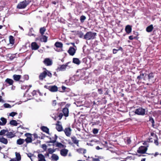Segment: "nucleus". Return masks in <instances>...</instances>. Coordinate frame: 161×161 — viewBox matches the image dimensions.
<instances>
[{
  "label": "nucleus",
  "mask_w": 161,
  "mask_h": 161,
  "mask_svg": "<svg viewBox=\"0 0 161 161\" xmlns=\"http://www.w3.org/2000/svg\"><path fill=\"white\" fill-rule=\"evenodd\" d=\"M97 33L91 31L87 32L84 36V39L86 40H93L95 38Z\"/></svg>",
  "instance_id": "nucleus-1"
},
{
  "label": "nucleus",
  "mask_w": 161,
  "mask_h": 161,
  "mask_svg": "<svg viewBox=\"0 0 161 161\" xmlns=\"http://www.w3.org/2000/svg\"><path fill=\"white\" fill-rule=\"evenodd\" d=\"M135 113L138 115H144L147 113V110L142 108H139L135 110Z\"/></svg>",
  "instance_id": "nucleus-2"
},
{
  "label": "nucleus",
  "mask_w": 161,
  "mask_h": 161,
  "mask_svg": "<svg viewBox=\"0 0 161 161\" xmlns=\"http://www.w3.org/2000/svg\"><path fill=\"white\" fill-rule=\"evenodd\" d=\"M29 2L26 0L20 2L17 6V8L19 9H23L25 8L29 4Z\"/></svg>",
  "instance_id": "nucleus-3"
},
{
  "label": "nucleus",
  "mask_w": 161,
  "mask_h": 161,
  "mask_svg": "<svg viewBox=\"0 0 161 161\" xmlns=\"http://www.w3.org/2000/svg\"><path fill=\"white\" fill-rule=\"evenodd\" d=\"M25 136L27 137L26 138L25 140V141L26 143H28L32 142V134L29 133H26L25 134Z\"/></svg>",
  "instance_id": "nucleus-4"
},
{
  "label": "nucleus",
  "mask_w": 161,
  "mask_h": 161,
  "mask_svg": "<svg viewBox=\"0 0 161 161\" xmlns=\"http://www.w3.org/2000/svg\"><path fill=\"white\" fill-rule=\"evenodd\" d=\"M55 46L56 48H55V50L58 52H60L62 51V49L61 48L63 47V44L61 42H57L55 44Z\"/></svg>",
  "instance_id": "nucleus-5"
},
{
  "label": "nucleus",
  "mask_w": 161,
  "mask_h": 161,
  "mask_svg": "<svg viewBox=\"0 0 161 161\" xmlns=\"http://www.w3.org/2000/svg\"><path fill=\"white\" fill-rule=\"evenodd\" d=\"M147 148L144 146H141L137 150V152L139 153H145L147 150Z\"/></svg>",
  "instance_id": "nucleus-6"
},
{
  "label": "nucleus",
  "mask_w": 161,
  "mask_h": 161,
  "mask_svg": "<svg viewBox=\"0 0 161 161\" xmlns=\"http://www.w3.org/2000/svg\"><path fill=\"white\" fill-rule=\"evenodd\" d=\"M75 52L76 49L72 47H70L68 51V53L71 56L74 55L75 53Z\"/></svg>",
  "instance_id": "nucleus-7"
},
{
  "label": "nucleus",
  "mask_w": 161,
  "mask_h": 161,
  "mask_svg": "<svg viewBox=\"0 0 161 161\" xmlns=\"http://www.w3.org/2000/svg\"><path fill=\"white\" fill-rule=\"evenodd\" d=\"M68 152V150L64 149L60 151V154L62 156L65 157L67 156Z\"/></svg>",
  "instance_id": "nucleus-8"
},
{
  "label": "nucleus",
  "mask_w": 161,
  "mask_h": 161,
  "mask_svg": "<svg viewBox=\"0 0 161 161\" xmlns=\"http://www.w3.org/2000/svg\"><path fill=\"white\" fill-rule=\"evenodd\" d=\"M54 142V145L56 147H58L59 148H64L65 147L64 145L60 142H56L55 140L53 142Z\"/></svg>",
  "instance_id": "nucleus-9"
},
{
  "label": "nucleus",
  "mask_w": 161,
  "mask_h": 161,
  "mask_svg": "<svg viewBox=\"0 0 161 161\" xmlns=\"http://www.w3.org/2000/svg\"><path fill=\"white\" fill-rule=\"evenodd\" d=\"M147 75L146 74H141L139 76H138L137 78L139 80L143 79L144 80H147V77H146Z\"/></svg>",
  "instance_id": "nucleus-10"
},
{
  "label": "nucleus",
  "mask_w": 161,
  "mask_h": 161,
  "mask_svg": "<svg viewBox=\"0 0 161 161\" xmlns=\"http://www.w3.org/2000/svg\"><path fill=\"white\" fill-rule=\"evenodd\" d=\"M148 78H147V79H148L152 83H153L155 81V80L153 78V74L150 73L149 74V75L147 76Z\"/></svg>",
  "instance_id": "nucleus-11"
},
{
  "label": "nucleus",
  "mask_w": 161,
  "mask_h": 161,
  "mask_svg": "<svg viewBox=\"0 0 161 161\" xmlns=\"http://www.w3.org/2000/svg\"><path fill=\"white\" fill-rule=\"evenodd\" d=\"M48 89L50 91L53 92H56L58 90L57 87L55 86H50Z\"/></svg>",
  "instance_id": "nucleus-12"
},
{
  "label": "nucleus",
  "mask_w": 161,
  "mask_h": 161,
  "mask_svg": "<svg viewBox=\"0 0 161 161\" xmlns=\"http://www.w3.org/2000/svg\"><path fill=\"white\" fill-rule=\"evenodd\" d=\"M44 63L47 66H49L52 64V62L51 60L48 58H46L44 61Z\"/></svg>",
  "instance_id": "nucleus-13"
},
{
  "label": "nucleus",
  "mask_w": 161,
  "mask_h": 161,
  "mask_svg": "<svg viewBox=\"0 0 161 161\" xmlns=\"http://www.w3.org/2000/svg\"><path fill=\"white\" fill-rule=\"evenodd\" d=\"M38 161H46L44 156L42 154L38 155Z\"/></svg>",
  "instance_id": "nucleus-14"
},
{
  "label": "nucleus",
  "mask_w": 161,
  "mask_h": 161,
  "mask_svg": "<svg viewBox=\"0 0 161 161\" xmlns=\"http://www.w3.org/2000/svg\"><path fill=\"white\" fill-rule=\"evenodd\" d=\"M8 138H12L15 136V135L12 132H9L7 131V133L6 134Z\"/></svg>",
  "instance_id": "nucleus-15"
},
{
  "label": "nucleus",
  "mask_w": 161,
  "mask_h": 161,
  "mask_svg": "<svg viewBox=\"0 0 161 161\" xmlns=\"http://www.w3.org/2000/svg\"><path fill=\"white\" fill-rule=\"evenodd\" d=\"M47 74V72L46 71H44L42 73H41L39 76V79L40 80H42L44 78Z\"/></svg>",
  "instance_id": "nucleus-16"
},
{
  "label": "nucleus",
  "mask_w": 161,
  "mask_h": 161,
  "mask_svg": "<svg viewBox=\"0 0 161 161\" xmlns=\"http://www.w3.org/2000/svg\"><path fill=\"white\" fill-rule=\"evenodd\" d=\"M31 48L32 50H36L38 49L39 47L35 42H32L31 44Z\"/></svg>",
  "instance_id": "nucleus-17"
},
{
  "label": "nucleus",
  "mask_w": 161,
  "mask_h": 161,
  "mask_svg": "<svg viewBox=\"0 0 161 161\" xmlns=\"http://www.w3.org/2000/svg\"><path fill=\"white\" fill-rule=\"evenodd\" d=\"M56 128L59 131H61L63 130V127L62 125L60 124V122H58L56 125Z\"/></svg>",
  "instance_id": "nucleus-18"
},
{
  "label": "nucleus",
  "mask_w": 161,
  "mask_h": 161,
  "mask_svg": "<svg viewBox=\"0 0 161 161\" xmlns=\"http://www.w3.org/2000/svg\"><path fill=\"white\" fill-rule=\"evenodd\" d=\"M71 130L70 128H66L65 129L64 132L67 136H69L71 134Z\"/></svg>",
  "instance_id": "nucleus-19"
},
{
  "label": "nucleus",
  "mask_w": 161,
  "mask_h": 161,
  "mask_svg": "<svg viewBox=\"0 0 161 161\" xmlns=\"http://www.w3.org/2000/svg\"><path fill=\"white\" fill-rule=\"evenodd\" d=\"M63 112L64 113V115L65 117H68L69 115V110L68 109L66 108H64L63 109Z\"/></svg>",
  "instance_id": "nucleus-20"
},
{
  "label": "nucleus",
  "mask_w": 161,
  "mask_h": 161,
  "mask_svg": "<svg viewBox=\"0 0 161 161\" xmlns=\"http://www.w3.org/2000/svg\"><path fill=\"white\" fill-rule=\"evenodd\" d=\"M131 27L130 25H127L125 28V31L128 34H129L131 32Z\"/></svg>",
  "instance_id": "nucleus-21"
},
{
  "label": "nucleus",
  "mask_w": 161,
  "mask_h": 161,
  "mask_svg": "<svg viewBox=\"0 0 161 161\" xmlns=\"http://www.w3.org/2000/svg\"><path fill=\"white\" fill-rule=\"evenodd\" d=\"M21 77V76L19 75H14L13 76V78L15 81H19Z\"/></svg>",
  "instance_id": "nucleus-22"
},
{
  "label": "nucleus",
  "mask_w": 161,
  "mask_h": 161,
  "mask_svg": "<svg viewBox=\"0 0 161 161\" xmlns=\"http://www.w3.org/2000/svg\"><path fill=\"white\" fill-rule=\"evenodd\" d=\"M0 142L5 144H7L8 142L7 139L3 137L0 138Z\"/></svg>",
  "instance_id": "nucleus-23"
},
{
  "label": "nucleus",
  "mask_w": 161,
  "mask_h": 161,
  "mask_svg": "<svg viewBox=\"0 0 161 161\" xmlns=\"http://www.w3.org/2000/svg\"><path fill=\"white\" fill-rule=\"evenodd\" d=\"M25 140L23 139L20 138L17 141V144L18 145L22 144L24 142Z\"/></svg>",
  "instance_id": "nucleus-24"
},
{
  "label": "nucleus",
  "mask_w": 161,
  "mask_h": 161,
  "mask_svg": "<svg viewBox=\"0 0 161 161\" xmlns=\"http://www.w3.org/2000/svg\"><path fill=\"white\" fill-rule=\"evenodd\" d=\"M52 160L55 161H57L59 159L58 156L54 154H53L51 157Z\"/></svg>",
  "instance_id": "nucleus-25"
},
{
  "label": "nucleus",
  "mask_w": 161,
  "mask_h": 161,
  "mask_svg": "<svg viewBox=\"0 0 161 161\" xmlns=\"http://www.w3.org/2000/svg\"><path fill=\"white\" fill-rule=\"evenodd\" d=\"M73 62L74 63L77 64H79L80 63V61L79 59L76 58H73Z\"/></svg>",
  "instance_id": "nucleus-26"
},
{
  "label": "nucleus",
  "mask_w": 161,
  "mask_h": 161,
  "mask_svg": "<svg viewBox=\"0 0 161 161\" xmlns=\"http://www.w3.org/2000/svg\"><path fill=\"white\" fill-rule=\"evenodd\" d=\"M41 129L43 131L47 133H48L49 129L46 127L42 126L41 127Z\"/></svg>",
  "instance_id": "nucleus-27"
},
{
  "label": "nucleus",
  "mask_w": 161,
  "mask_h": 161,
  "mask_svg": "<svg viewBox=\"0 0 161 161\" xmlns=\"http://www.w3.org/2000/svg\"><path fill=\"white\" fill-rule=\"evenodd\" d=\"M40 40L42 42H46L47 40V37L45 36H42L40 38Z\"/></svg>",
  "instance_id": "nucleus-28"
},
{
  "label": "nucleus",
  "mask_w": 161,
  "mask_h": 161,
  "mask_svg": "<svg viewBox=\"0 0 161 161\" xmlns=\"http://www.w3.org/2000/svg\"><path fill=\"white\" fill-rule=\"evenodd\" d=\"M153 29V25H151L147 28L146 31L148 32H150L152 31Z\"/></svg>",
  "instance_id": "nucleus-29"
},
{
  "label": "nucleus",
  "mask_w": 161,
  "mask_h": 161,
  "mask_svg": "<svg viewBox=\"0 0 161 161\" xmlns=\"http://www.w3.org/2000/svg\"><path fill=\"white\" fill-rule=\"evenodd\" d=\"M71 139L72 142L75 144L77 145L78 146L79 141L77 140L76 138L75 137H72L71 138Z\"/></svg>",
  "instance_id": "nucleus-30"
},
{
  "label": "nucleus",
  "mask_w": 161,
  "mask_h": 161,
  "mask_svg": "<svg viewBox=\"0 0 161 161\" xmlns=\"http://www.w3.org/2000/svg\"><path fill=\"white\" fill-rule=\"evenodd\" d=\"M5 81L10 85H12L14 82L13 80L12 79L8 78L7 79L5 80Z\"/></svg>",
  "instance_id": "nucleus-31"
},
{
  "label": "nucleus",
  "mask_w": 161,
  "mask_h": 161,
  "mask_svg": "<svg viewBox=\"0 0 161 161\" xmlns=\"http://www.w3.org/2000/svg\"><path fill=\"white\" fill-rule=\"evenodd\" d=\"M9 42H10V44H11L12 45H13L14 44V37L13 36H9Z\"/></svg>",
  "instance_id": "nucleus-32"
},
{
  "label": "nucleus",
  "mask_w": 161,
  "mask_h": 161,
  "mask_svg": "<svg viewBox=\"0 0 161 161\" xmlns=\"http://www.w3.org/2000/svg\"><path fill=\"white\" fill-rule=\"evenodd\" d=\"M67 66V64L63 65L59 68V69L61 71H63L65 69Z\"/></svg>",
  "instance_id": "nucleus-33"
},
{
  "label": "nucleus",
  "mask_w": 161,
  "mask_h": 161,
  "mask_svg": "<svg viewBox=\"0 0 161 161\" xmlns=\"http://www.w3.org/2000/svg\"><path fill=\"white\" fill-rule=\"evenodd\" d=\"M10 124L14 126H17L18 123L17 122L14 120H13L11 121L10 122Z\"/></svg>",
  "instance_id": "nucleus-34"
},
{
  "label": "nucleus",
  "mask_w": 161,
  "mask_h": 161,
  "mask_svg": "<svg viewBox=\"0 0 161 161\" xmlns=\"http://www.w3.org/2000/svg\"><path fill=\"white\" fill-rule=\"evenodd\" d=\"M1 120L2 122V123L3 125H5L7 123V119H6L3 117H2L0 119Z\"/></svg>",
  "instance_id": "nucleus-35"
},
{
  "label": "nucleus",
  "mask_w": 161,
  "mask_h": 161,
  "mask_svg": "<svg viewBox=\"0 0 161 161\" xmlns=\"http://www.w3.org/2000/svg\"><path fill=\"white\" fill-rule=\"evenodd\" d=\"M15 155L17 161H19L21 160V156L20 154L17 152L15 153Z\"/></svg>",
  "instance_id": "nucleus-36"
},
{
  "label": "nucleus",
  "mask_w": 161,
  "mask_h": 161,
  "mask_svg": "<svg viewBox=\"0 0 161 161\" xmlns=\"http://www.w3.org/2000/svg\"><path fill=\"white\" fill-rule=\"evenodd\" d=\"M46 31V29L44 27L41 28L40 30V32L42 34V35L44 34V32Z\"/></svg>",
  "instance_id": "nucleus-37"
},
{
  "label": "nucleus",
  "mask_w": 161,
  "mask_h": 161,
  "mask_svg": "<svg viewBox=\"0 0 161 161\" xmlns=\"http://www.w3.org/2000/svg\"><path fill=\"white\" fill-rule=\"evenodd\" d=\"M7 130H3L0 131V135L2 136L4 134H6L7 133Z\"/></svg>",
  "instance_id": "nucleus-38"
},
{
  "label": "nucleus",
  "mask_w": 161,
  "mask_h": 161,
  "mask_svg": "<svg viewBox=\"0 0 161 161\" xmlns=\"http://www.w3.org/2000/svg\"><path fill=\"white\" fill-rule=\"evenodd\" d=\"M122 48L121 47H120L118 49H113V53L114 54H115V53H117V51H118L119 50H122Z\"/></svg>",
  "instance_id": "nucleus-39"
},
{
  "label": "nucleus",
  "mask_w": 161,
  "mask_h": 161,
  "mask_svg": "<svg viewBox=\"0 0 161 161\" xmlns=\"http://www.w3.org/2000/svg\"><path fill=\"white\" fill-rule=\"evenodd\" d=\"M3 106L5 108H10L12 106L9 104L5 103L3 104Z\"/></svg>",
  "instance_id": "nucleus-40"
},
{
  "label": "nucleus",
  "mask_w": 161,
  "mask_h": 161,
  "mask_svg": "<svg viewBox=\"0 0 161 161\" xmlns=\"http://www.w3.org/2000/svg\"><path fill=\"white\" fill-rule=\"evenodd\" d=\"M48 153L50 154H52L55 151V149L52 148H49L48 149Z\"/></svg>",
  "instance_id": "nucleus-41"
},
{
  "label": "nucleus",
  "mask_w": 161,
  "mask_h": 161,
  "mask_svg": "<svg viewBox=\"0 0 161 161\" xmlns=\"http://www.w3.org/2000/svg\"><path fill=\"white\" fill-rule=\"evenodd\" d=\"M17 114V113L15 112H12L9 114V116L13 117L15 115Z\"/></svg>",
  "instance_id": "nucleus-42"
},
{
  "label": "nucleus",
  "mask_w": 161,
  "mask_h": 161,
  "mask_svg": "<svg viewBox=\"0 0 161 161\" xmlns=\"http://www.w3.org/2000/svg\"><path fill=\"white\" fill-rule=\"evenodd\" d=\"M86 17L84 16H82L80 17V20L81 22H84V20L86 19Z\"/></svg>",
  "instance_id": "nucleus-43"
},
{
  "label": "nucleus",
  "mask_w": 161,
  "mask_h": 161,
  "mask_svg": "<svg viewBox=\"0 0 161 161\" xmlns=\"http://www.w3.org/2000/svg\"><path fill=\"white\" fill-rule=\"evenodd\" d=\"M28 156L30 158L31 160L32 161V157L34 156V155L33 154H31V153H29L27 154Z\"/></svg>",
  "instance_id": "nucleus-44"
},
{
  "label": "nucleus",
  "mask_w": 161,
  "mask_h": 161,
  "mask_svg": "<svg viewBox=\"0 0 161 161\" xmlns=\"http://www.w3.org/2000/svg\"><path fill=\"white\" fill-rule=\"evenodd\" d=\"M42 147L44 150H46L47 149V145L45 144L42 145Z\"/></svg>",
  "instance_id": "nucleus-45"
},
{
  "label": "nucleus",
  "mask_w": 161,
  "mask_h": 161,
  "mask_svg": "<svg viewBox=\"0 0 161 161\" xmlns=\"http://www.w3.org/2000/svg\"><path fill=\"white\" fill-rule=\"evenodd\" d=\"M45 71H46V72H47V75L48 76H49L50 77H52V74L50 72H49L47 70H46Z\"/></svg>",
  "instance_id": "nucleus-46"
},
{
  "label": "nucleus",
  "mask_w": 161,
  "mask_h": 161,
  "mask_svg": "<svg viewBox=\"0 0 161 161\" xmlns=\"http://www.w3.org/2000/svg\"><path fill=\"white\" fill-rule=\"evenodd\" d=\"M125 142H126L128 144H130L131 142L130 139L129 138H127L126 140V141H125Z\"/></svg>",
  "instance_id": "nucleus-47"
},
{
  "label": "nucleus",
  "mask_w": 161,
  "mask_h": 161,
  "mask_svg": "<svg viewBox=\"0 0 161 161\" xmlns=\"http://www.w3.org/2000/svg\"><path fill=\"white\" fill-rule=\"evenodd\" d=\"M98 132V130L96 129H94L93 130V132L94 134H97Z\"/></svg>",
  "instance_id": "nucleus-48"
},
{
  "label": "nucleus",
  "mask_w": 161,
  "mask_h": 161,
  "mask_svg": "<svg viewBox=\"0 0 161 161\" xmlns=\"http://www.w3.org/2000/svg\"><path fill=\"white\" fill-rule=\"evenodd\" d=\"M0 102L4 103L5 102L2 99V97L0 95Z\"/></svg>",
  "instance_id": "nucleus-49"
},
{
  "label": "nucleus",
  "mask_w": 161,
  "mask_h": 161,
  "mask_svg": "<svg viewBox=\"0 0 161 161\" xmlns=\"http://www.w3.org/2000/svg\"><path fill=\"white\" fill-rule=\"evenodd\" d=\"M154 143L156 145H157V146L158 145V142L157 140H155Z\"/></svg>",
  "instance_id": "nucleus-50"
},
{
  "label": "nucleus",
  "mask_w": 161,
  "mask_h": 161,
  "mask_svg": "<svg viewBox=\"0 0 161 161\" xmlns=\"http://www.w3.org/2000/svg\"><path fill=\"white\" fill-rule=\"evenodd\" d=\"M56 100H54L53 101V105L54 106H55L56 105Z\"/></svg>",
  "instance_id": "nucleus-51"
},
{
  "label": "nucleus",
  "mask_w": 161,
  "mask_h": 161,
  "mask_svg": "<svg viewBox=\"0 0 161 161\" xmlns=\"http://www.w3.org/2000/svg\"><path fill=\"white\" fill-rule=\"evenodd\" d=\"M33 136L35 138H37L38 137V136L36 134H34Z\"/></svg>",
  "instance_id": "nucleus-52"
},
{
  "label": "nucleus",
  "mask_w": 161,
  "mask_h": 161,
  "mask_svg": "<svg viewBox=\"0 0 161 161\" xmlns=\"http://www.w3.org/2000/svg\"><path fill=\"white\" fill-rule=\"evenodd\" d=\"M98 91L99 94H101L102 93V91L101 89H98Z\"/></svg>",
  "instance_id": "nucleus-53"
},
{
  "label": "nucleus",
  "mask_w": 161,
  "mask_h": 161,
  "mask_svg": "<svg viewBox=\"0 0 161 161\" xmlns=\"http://www.w3.org/2000/svg\"><path fill=\"white\" fill-rule=\"evenodd\" d=\"M93 161H99V159L98 158H94L93 159Z\"/></svg>",
  "instance_id": "nucleus-54"
},
{
  "label": "nucleus",
  "mask_w": 161,
  "mask_h": 161,
  "mask_svg": "<svg viewBox=\"0 0 161 161\" xmlns=\"http://www.w3.org/2000/svg\"><path fill=\"white\" fill-rule=\"evenodd\" d=\"M36 94V91H33L32 92V94L33 96H34Z\"/></svg>",
  "instance_id": "nucleus-55"
},
{
  "label": "nucleus",
  "mask_w": 161,
  "mask_h": 161,
  "mask_svg": "<svg viewBox=\"0 0 161 161\" xmlns=\"http://www.w3.org/2000/svg\"><path fill=\"white\" fill-rule=\"evenodd\" d=\"M129 39L130 40H132L133 39V36H129Z\"/></svg>",
  "instance_id": "nucleus-56"
},
{
  "label": "nucleus",
  "mask_w": 161,
  "mask_h": 161,
  "mask_svg": "<svg viewBox=\"0 0 161 161\" xmlns=\"http://www.w3.org/2000/svg\"><path fill=\"white\" fill-rule=\"evenodd\" d=\"M10 161H17L15 159H13L11 160Z\"/></svg>",
  "instance_id": "nucleus-57"
},
{
  "label": "nucleus",
  "mask_w": 161,
  "mask_h": 161,
  "mask_svg": "<svg viewBox=\"0 0 161 161\" xmlns=\"http://www.w3.org/2000/svg\"><path fill=\"white\" fill-rule=\"evenodd\" d=\"M63 116V114H60L59 115V116L60 117V118H62V117Z\"/></svg>",
  "instance_id": "nucleus-58"
},
{
  "label": "nucleus",
  "mask_w": 161,
  "mask_h": 161,
  "mask_svg": "<svg viewBox=\"0 0 161 161\" xmlns=\"http://www.w3.org/2000/svg\"><path fill=\"white\" fill-rule=\"evenodd\" d=\"M96 148L97 149L99 150L100 149V148L99 147L97 146L96 147Z\"/></svg>",
  "instance_id": "nucleus-59"
},
{
  "label": "nucleus",
  "mask_w": 161,
  "mask_h": 161,
  "mask_svg": "<svg viewBox=\"0 0 161 161\" xmlns=\"http://www.w3.org/2000/svg\"><path fill=\"white\" fill-rule=\"evenodd\" d=\"M37 92L39 94V95H40V96L42 95L41 94V93L39 91H37Z\"/></svg>",
  "instance_id": "nucleus-60"
},
{
  "label": "nucleus",
  "mask_w": 161,
  "mask_h": 161,
  "mask_svg": "<svg viewBox=\"0 0 161 161\" xmlns=\"http://www.w3.org/2000/svg\"><path fill=\"white\" fill-rule=\"evenodd\" d=\"M62 89H63V90H64L65 89V87L64 86H62Z\"/></svg>",
  "instance_id": "nucleus-61"
},
{
  "label": "nucleus",
  "mask_w": 161,
  "mask_h": 161,
  "mask_svg": "<svg viewBox=\"0 0 161 161\" xmlns=\"http://www.w3.org/2000/svg\"><path fill=\"white\" fill-rule=\"evenodd\" d=\"M145 159L143 158V159H142V160H141V161H145Z\"/></svg>",
  "instance_id": "nucleus-62"
},
{
  "label": "nucleus",
  "mask_w": 161,
  "mask_h": 161,
  "mask_svg": "<svg viewBox=\"0 0 161 161\" xmlns=\"http://www.w3.org/2000/svg\"><path fill=\"white\" fill-rule=\"evenodd\" d=\"M0 125H3L2 122L0 121Z\"/></svg>",
  "instance_id": "nucleus-63"
},
{
  "label": "nucleus",
  "mask_w": 161,
  "mask_h": 161,
  "mask_svg": "<svg viewBox=\"0 0 161 161\" xmlns=\"http://www.w3.org/2000/svg\"><path fill=\"white\" fill-rule=\"evenodd\" d=\"M3 26L1 25H0V29H1L3 28Z\"/></svg>",
  "instance_id": "nucleus-64"
}]
</instances>
